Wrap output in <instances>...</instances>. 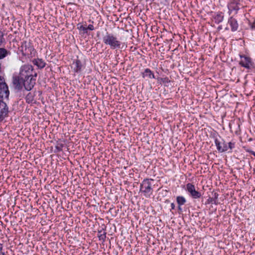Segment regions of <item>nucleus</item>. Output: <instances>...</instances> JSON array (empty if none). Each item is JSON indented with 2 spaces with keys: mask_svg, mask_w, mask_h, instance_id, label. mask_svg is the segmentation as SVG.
I'll use <instances>...</instances> for the list:
<instances>
[{
  "mask_svg": "<svg viewBox=\"0 0 255 255\" xmlns=\"http://www.w3.org/2000/svg\"><path fill=\"white\" fill-rule=\"evenodd\" d=\"M18 49L23 56L31 58L35 55V49L30 42H27L25 40L22 41L21 42Z\"/></svg>",
  "mask_w": 255,
  "mask_h": 255,
  "instance_id": "f257e3e1",
  "label": "nucleus"
},
{
  "mask_svg": "<svg viewBox=\"0 0 255 255\" xmlns=\"http://www.w3.org/2000/svg\"><path fill=\"white\" fill-rule=\"evenodd\" d=\"M153 181L152 179H144L140 185V192H141L146 198H150L152 195L153 189L152 187L151 182Z\"/></svg>",
  "mask_w": 255,
  "mask_h": 255,
  "instance_id": "f03ea898",
  "label": "nucleus"
},
{
  "mask_svg": "<svg viewBox=\"0 0 255 255\" xmlns=\"http://www.w3.org/2000/svg\"><path fill=\"white\" fill-rule=\"evenodd\" d=\"M103 41L105 44L109 45L112 49L121 47V42L112 33L107 32L103 37Z\"/></svg>",
  "mask_w": 255,
  "mask_h": 255,
  "instance_id": "7ed1b4c3",
  "label": "nucleus"
},
{
  "mask_svg": "<svg viewBox=\"0 0 255 255\" xmlns=\"http://www.w3.org/2000/svg\"><path fill=\"white\" fill-rule=\"evenodd\" d=\"M33 67L31 65L25 64L20 67L19 74L21 79H25L26 78L37 77V73L33 74Z\"/></svg>",
  "mask_w": 255,
  "mask_h": 255,
  "instance_id": "20e7f679",
  "label": "nucleus"
},
{
  "mask_svg": "<svg viewBox=\"0 0 255 255\" xmlns=\"http://www.w3.org/2000/svg\"><path fill=\"white\" fill-rule=\"evenodd\" d=\"M186 191L193 199H199L202 196L201 193L196 190L195 186L192 183H189L186 184Z\"/></svg>",
  "mask_w": 255,
  "mask_h": 255,
  "instance_id": "39448f33",
  "label": "nucleus"
},
{
  "mask_svg": "<svg viewBox=\"0 0 255 255\" xmlns=\"http://www.w3.org/2000/svg\"><path fill=\"white\" fill-rule=\"evenodd\" d=\"M9 94L8 86L4 79L0 77V98H8Z\"/></svg>",
  "mask_w": 255,
  "mask_h": 255,
  "instance_id": "423d86ee",
  "label": "nucleus"
},
{
  "mask_svg": "<svg viewBox=\"0 0 255 255\" xmlns=\"http://www.w3.org/2000/svg\"><path fill=\"white\" fill-rule=\"evenodd\" d=\"M215 144L217 147V149L219 152H224L228 150L227 143L223 138L221 140H219L217 138H215Z\"/></svg>",
  "mask_w": 255,
  "mask_h": 255,
  "instance_id": "0eeeda50",
  "label": "nucleus"
},
{
  "mask_svg": "<svg viewBox=\"0 0 255 255\" xmlns=\"http://www.w3.org/2000/svg\"><path fill=\"white\" fill-rule=\"evenodd\" d=\"M36 78L34 77L26 78L23 80V85L25 89L28 91H30L35 84Z\"/></svg>",
  "mask_w": 255,
  "mask_h": 255,
  "instance_id": "6e6552de",
  "label": "nucleus"
},
{
  "mask_svg": "<svg viewBox=\"0 0 255 255\" xmlns=\"http://www.w3.org/2000/svg\"><path fill=\"white\" fill-rule=\"evenodd\" d=\"M93 30H94V27L92 24H88L86 21L81 22V34L83 33L89 35L90 32Z\"/></svg>",
  "mask_w": 255,
  "mask_h": 255,
  "instance_id": "1a4fd4ad",
  "label": "nucleus"
},
{
  "mask_svg": "<svg viewBox=\"0 0 255 255\" xmlns=\"http://www.w3.org/2000/svg\"><path fill=\"white\" fill-rule=\"evenodd\" d=\"M8 108L5 103L0 100V121L7 116Z\"/></svg>",
  "mask_w": 255,
  "mask_h": 255,
  "instance_id": "9d476101",
  "label": "nucleus"
},
{
  "mask_svg": "<svg viewBox=\"0 0 255 255\" xmlns=\"http://www.w3.org/2000/svg\"><path fill=\"white\" fill-rule=\"evenodd\" d=\"M218 197L219 194L216 192H212V196L209 197V198L207 199L206 202V204H212L215 205H218L219 204L218 201Z\"/></svg>",
  "mask_w": 255,
  "mask_h": 255,
  "instance_id": "9b49d317",
  "label": "nucleus"
},
{
  "mask_svg": "<svg viewBox=\"0 0 255 255\" xmlns=\"http://www.w3.org/2000/svg\"><path fill=\"white\" fill-rule=\"evenodd\" d=\"M241 58L240 64L244 67L249 69L252 66L251 58L246 56H241Z\"/></svg>",
  "mask_w": 255,
  "mask_h": 255,
  "instance_id": "f8f14e48",
  "label": "nucleus"
},
{
  "mask_svg": "<svg viewBox=\"0 0 255 255\" xmlns=\"http://www.w3.org/2000/svg\"><path fill=\"white\" fill-rule=\"evenodd\" d=\"M240 4L239 0H233L230 2L228 5V7L230 11L233 10L237 11L239 9Z\"/></svg>",
  "mask_w": 255,
  "mask_h": 255,
  "instance_id": "ddd939ff",
  "label": "nucleus"
},
{
  "mask_svg": "<svg viewBox=\"0 0 255 255\" xmlns=\"http://www.w3.org/2000/svg\"><path fill=\"white\" fill-rule=\"evenodd\" d=\"M32 63L36 66L38 69H43L46 66V63L41 58H34L32 60Z\"/></svg>",
  "mask_w": 255,
  "mask_h": 255,
  "instance_id": "4468645a",
  "label": "nucleus"
},
{
  "mask_svg": "<svg viewBox=\"0 0 255 255\" xmlns=\"http://www.w3.org/2000/svg\"><path fill=\"white\" fill-rule=\"evenodd\" d=\"M13 84L15 89L20 90L22 89L23 85V80L20 77V76L15 77L13 78Z\"/></svg>",
  "mask_w": 255,
  "mask_h": 255,
  "instance_id": "2eb2a0df",
  "label": "nucleus"
},
{
  "mask_svg": "<svg viewBox=\"0 0 255 255\" xmlns=\"http://www.w3.org/2000/svg\"><path fill=\"white\" fill-rule=\"evenodd\" d=\"M228 23L230 24L232 31L237 30L239 24L236 19L234 18L233 17H231L228 20Z\"/></svg>",
  "mask_w": 255,
  "mask_h": 255,
  "instance_id": "dca6fc26",
  "label": "nucleus"
},
{
  "mask_svg": "<svg viewBox=\"0 0 255 255\" xmlns=\"http://www.w3.org/2000/svg\"><path fill=\"white\" fill-rule=\"evenodd\" d=\"M143 78L148 77L150 79H154V74L149 68H146L142 74Z\"/></svg>",
  "mask_w": 255,
  "mask_h": 255,
  "instance_id": "f3484780",
  "label": "nucleus"
},
{
  "mask_svg": "<svg viewBox=\"0 0 255 255\" xmlns=\"http://www.w3.org/2000/svg\"><path fill=\"white\" fill-rule=\"evenodd\" d=\"M65 144L61 141H57L55 147L54 152L58 153L62 150Z\"/></svg>",
  "mask_w": 255,
  "mask_h": 255,
  "instance_id": "a211bd4d",
  "label": "nucleus"
},
{
  "mask_svg": "<svg viewBox=\"0 0 255 255\" xmlns=\"http://www.w3.org/2000/svg\"><path fill=\"white\" fill-rule=\"evenodd\" d=\"M10 54V52L4 48H0V59H3Z\"/></svg>",
  "mask_w": 255,
  "mask_h": 255,
  "instance_id": "6ab92c4d",
  "label": "nucleus"
},
{
  "mask_svg": "<svg viewBox=\"0 0 255 255\" xmlns=\"http://www.w3.org/2000/svg\"><path fill=\"white\" fill-rule=\"evenodd\" d=\"M80 61L79 60H77L76 62H73L71 65L72 68L74 70V71L77 73L78 74L79 73V71L80 70Z\"/></svg>",
  "mask_w": 255,
  "mask_h": 255,
  "instance_id": "aec40b11",
  "label": "nucleus"
},
{
  "mask_svg": "<svg viewBox=\"0 0 255 255\" xmlns=\"http://www.w3.org/2000/svg\"><path fill=\"white\" fill-rule=\"evenodd\" d=\"M176 202L178 205L182 206L186 202L185 198L182 196H178L176 197Z\"/></svg>",
  "mask_w": 255,
  "mask_h": 255,
  "instance_id": "412c9836",
  "label": "nucleus"
},
{
  "mask_svg": "<svg viewBox=\"0 0 255 255\" xmlns=\"http://www.w3.org/2000/svg\"><path fill=\"white\" fill-rule=\"evenodd\" d=\"M215 21L216 23H220L224 19V15L222 12L217 13L214 17Z\"/></svg>",
  "mask_w": 255,
  "mask_h": 255,
  "instance_id": "4be33fe9",
  "label": "nucleus"
},
{
  "mask_svg": "<svg viewBox=\"0 0 255 255\" xmlns=\"http://www.w3.org/2000/svg\"><path fill=\"white\" fill-rule=\"evenodd\" d=\"M26 102L28 103H32L34 100V96L31 93H29L26 96Z\"/></svg>",
  "mask_w": 255,
  "mask_h": 255,
  "instance_id": "5701e85b",
  "label": "nucleus"
},
{
  "mask_svg": "<svg viewBox=\"0 0 255 255\" xmlns=\"http://www.w3.org/2000/svg\"><path fill=\"white\" fill-rule=\"evenodd\" d=\"M159 80L162 82L163 84H164L165 86H168V84L170 83V80L169 79V78L167 77H163V78H160L159 79Z\"/></svg>",
  "mask_w": 255,
  "mask_h": 255,
  "instance_id": "b1692460",
  "label": "nucleus"
},
{
  "mask_svg": "<svg viewBox=\"0 0 255 255\" xmlns=\"http://www.w3.org/2000/svg\"><path fill=\"white\" fill-rule=\"evenodd\" d=\"M228 149H230L231 151L235 147V142L231 141L227 143Z\"/></svg>",
  "mask_w": 255,
  "mask_h": 255,
  "instance_id": "393cba45",
  "label": "nucleus"
},
{
  "mask_svg": "<svg viewBox=\"0 0 255 255\" xmlns=\"http://www.w3.org/2000/svg\"><path fill=\"white\" fill-rule=\"evenodd\" d=\"M98 237L100 240L104 241L106 238V233L104 232L103 234H101L98 235Z\"/></svg>",
  "mask_w": 255,
  "mask_h": 255,
  "instance_id": "a878e982",
  "label": "nucleus"
},
{
  "mask_svg": "<svg viewBox=\"0 0 255 255\" xmlns=\"http://www.w3.org/2000/svg\"><path fill=\"white\" fill-rule=\"evenodd\" d=\"M4 41V38L3 37V32L0 31V46H1L2 44Z\"/></svg>",
  "mask_w": 255,
  "mask_h": 255,
  "instance_id": "bb28decb",
  "label": "nucleus"
},
{
  "mask_svg": "<svg viewBox=\"0 0 255 255\" xmlns=\"http://www.w3.org/2000/svg\"><path fill=\"white\" fill-rule=\"evenodd\" d=\"M247 151L255 156V151H254L251 150H247Z\"/></svg>",
  "mask_w": 255,
  "mask_h": 255,
  "instance_id": "cd10ccee",
  "label": "nucleus"
},
{
  "mask_svg": "<svg viewBox=\"0 0 255 255\" xmlns=\"http://www.w3.org/2000/svg\"><path fill=\"white\" fill-rule=\"evenodd\" d=\"M251 28L252 29H255V21L251 24Z\"/></svg>",
  "mask_w": 255,
  "mask_h": 255,
  "instance_id": "c85d7f7f",
  "label": "nucleus"
},
{
  "mask_svg": "<svg viewBox=\"0 0 255 255\" xmlns=\"http://www.w3.org/2000/svg\"><path fill=\"white\" fill-rule=\"evenodd\" d=\"M175 207V206L174 203H172L171 204V209H170V211H171L172 210L174 209Z\"/></svg>",
  "mask_w": 255,
  "mask_h": 255,
  "instance_id": "c756f323",
  "label": "nucleus"
},
{
  "mask_svg": "<svg viewBox=\"0 0 255 255\" xmlns=\"http://www.w3.org/2000/svg\"><path fill=\"white\" fill-rule=\"evenodd\" d=\"M181 206H182L178 205V210L179 213H181L182 212V208Z\"/></svg>",
  "mask_w": 255,
  "mask_h": 255,
  "instance_id": "7c9ffc66",
  "label": "nucleus"
},
{
  "mask_svg": "<svg viewBox=\"0 0 255 255\" xmlns=\"http://www.w3.org/2000/svg\"><path fill=\"white\" fill-rule=\"evenodd\" d=\"M3 248V245L0 243V254H1V251H2Z\"/></svg>",
  "mask_w": 255,
  "mask_h": 255,
  "instance_id": "2f4dec72",
  "label": "nucleus"
},
{
  "mask_svg": "<svg viewBox=\"0 0 255 255\" xmlns=\"http://www.w3.org/2000/svg\"><path fill=\"white\" fill-rule=\"evenodd\" d=\"M85 133H86V134H85V139H87V138H88V137L87 136L88 135V134L89 133V131H86L85 132Z\"/></svg>",
  "mask_w": 255,
  "mask_h": 255,
  "instance_id": "473e14b6",
  "label": "nucleus"
},
{
  "mask_svg": "<svg viewBox=\"0 0 255 255\" xmlns=\"http://www.w3.org/2000/svg\"><path fill=\"white\" fill-rule=\"evenodd\" d=\"M1 255H5L4 253L3 252H2V251H1Z\"/></svg>",
  "mask_w": 255,
  "mask_h": 255,
  "instance_id": "72a5a7b5",
  "label": "nucleus"
},
{
  "mask_svg": "<svg viewBox=\"0 0 255 255\" xmlns=\"http://www.w3.org/2000/svg\"><path fill=\"white\" fill-rule=\"evenodd\" d=\"M82 189V191H83V190H85V187H84V188H83Z\"/></svg>",
  "mask_w": 255,
  "mask_h": 255,
  "instance_id": "f704fd0d",
  "label": "nucleus"
},
{
  "mask_svg": "<svg viewBox=\"0 0 255 255\" xmlns=\"http://www.w3.org/2000/svg\"><path fill=\"white\" fill-rule=\"evenodd\" d=\"M79 23H78V24H77L78 28H79Z\"/></svg>",
  "mask_w": 255,
  "mask_h": 255,
  "instance_id": "c9c22d12",
  "label": "nucleus"
},
{
  "mask_svg": "<svg viewBox=\"0 0 255 255\" xmlns=\"http://www.w3.org/2000/svg\"><path fill=\"white\" fill-rule=\"evenodd\" d=\"M85 222L84 220L83 219V223H84Z\"/></svg>",
  "mask_w": 255,
  "mask_h": 255,
  "instance_id": "e433bc0d",
  "label": "nucleus"
},
{
  "mask_svg": "<svg viewBox=\"0 0 255 255\" xmlns=\"http://www.w3.org/2000/svg\"><path fill=\"white\" fill-rule=\"evenodd\" d=\"M88 22H91V20H88Z\"/></svg>",
  "mask_w": 255,
  "mask_h": 255,
  "instance_id": "4c0bfd02",
  "label": "nucleus"
},
{
  "mask_svg": "<svg viewBox=\"0 0 255 255\" xmlns=\"http://www.w3.org/2000/svg\"><path fill=\"white\" fill-rule=\"evenodd\" d=\"M0 255H1V254H0Z\"/></svg>",
  "mask_w": 255,
  "mask_h": 255,
  "instance_id": "58836bf2",
  "label": "nucleus"
}]
</instances>
